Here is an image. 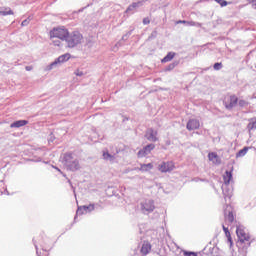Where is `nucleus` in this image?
<instances>
[{
  "label": "nucleus",
  "mask_w": 256,
  "mask_h": 256,
  "mask_svg": "<svg viewBox=\"0 0 256 256\" xmlns=\"http://www.w3.org/2000/svg\"><path fill=\"white\" fill-rule=\"evenodd\" d=\"M151 169H153V165L151 163L148 164H140V168H138V171H151Z\"/></svg>",
  "instance_id": "5701e85b"
},
{
  "label": "nucleus",
  "mask_w": 256,
  "mask_h": 256,
  "mask_svg": "<svg viewBox=\"0 0 256 256\" xmlns=\"http://www.w3.org/2000/svg\"><path fill=\"white\" fill-rule=\"evenodd\" d=\"M236 234L239 239L238 245H241L242 247H251V236L243 226H238L236 229Z\"/></svg>",
  "instance_id": "7ed1b4c3"
},
{
  "label": "nucleus",
  "mask_w": 256,
  "mask_h": 256,
  "mask_svg": "<svg viewBox=\"0 0 256 256\" xmlns=\"http://www.w3.org/2000/svg\"><path fill=\"white\" fill-rule=\"evenodd\" d=\"M52 43L55 47H60L61 46V40H52Z\"/></svg>",
  "instance_id": "f704fd0d"
},
{
  "label": "nucleus",
  "mask_w": 256,
  "mask_h": 256,
  "mask_svg": "<svg viewBox=\"0 0 256 256\" xmlns=\"http://www.w3.org/2000/svg\"><path fill=\"white\" fill-rule=\"evenodd\" d=\"M143 213H153L155 211V202L153 200H145L141 203Z\"/></svg>",
  "instance_id": "0eeeda50"
},
{
  "label": "nucleus",
  "mask_w": 256,
  "mask_h": 256,
  "mask_svg": "<svg viewBox=\"0 0 256 256\" xmlns=\"http://www.w3.org/2000/svg\"><path fill=\"white\" fill-rule=\"evenodd\" d=\"M221 7H227L228 3L225 0H215Z\"/></svg>",
  "instance_id": "c756f323"
},
{
  "label": "nucleus",
  "mask_w": 256,
  "mask_h": 256,
  "mask_svg": "<svg viewBox=\"0 0 256 256\" xmlns=\"http://www.w3.org/2000/svg\"><path fill=\"white\" fill-rule=\"evenodd\" d=\"M149 0H140L138 2H133L131 5L128 6L126 9V13H133L135 9H139V7H143L145 3H147Z\"/></svg>",
  "instance_id": "9d476101"
},
{
  "label": "nucleus",
  "mask_w": 256,
  "mask_h": 256,
  "mask_svg": "<svg viewBox=\"0 0 256 256\" xmlns=\"http://www.w3.org/2000/svg\"><path fill=\"white\" fill-rule=\"evenodd\" d=\"M74 75H76L77 77H83V75H85V73H83V71L77 69V70L74 72Z\"/></svg>",
  "instance_id": "72a5a7b5"
},
{
  "label": "nucleus",
  "mask_w": 256,
  "mask_h": 256,
  "mask_svg": "<svg viewBox=\"0 0 256 256\" xmlns=\"http://www.w3.org/2000/svg\"><path fill=\"white\" fill-rule=\"evenodd\" d=\"M25 69L26 71H33V66H26Z\"/></svg>",
  "instance_id": "4c0bfd02"
},
{
  "label": "nucleus",
  "mask_w": 256,
  "mask_h": 256,
  "mask_svg": "<svg viewBox=\"0 0 256 256\" xmlns=\"http://www.w3.org/2000/svg\"><path fill=\"white\" fill-rule=\"evenodd\" d=\"M91 211H95V204L79 206L76 215H85V213H91Z\"/></svg>",
  "instance_id": "1a4fd4ad"
},
{
  "label": "nucleus",
  "mask_w": 256,
  "mask_h": 256,
  "mask_svg": "<svg viewBox=\"0 0 256 256\" xmlns=\"http://www.w3.org/2000/svg\"><path fill=\"white\" fill-rule=\"evenodd\" d=\"M66 179H67V181H68V183H69V185H70V187H71V189H72V191L75 195V186H73V183L71 182V180L69 178L66 177Z\"/></svg>",
  "instance_id": "c9c22d12"
},
{
  "label": "nucleus",
  "mask_w": 256,
  "mask_h": 256,
  "mask_svg": "<svg viewBox=\"0 0 256 256\" xmlns=\"http://www.w3.org/2000/svg\"><path fill=\"white\" fill-rule=\"evenodd\" d=\"M125 37H127V35L123 36L122 39H125Z\"/></svg>",
  "instance_id": "09e8293b"
},
{
  "label": "nucleus",
  "mask_w": 256,
  "mask_h": 256,
  "mask_svg": "<svg viewBox=\"0 0 256 256\" xmlns=\"http://www.w3.org/2000/svg\"><path fill=\"white\" fill-rule=\"evenodd\" d=\"M225 235H226L227 238L231 237V232L227 231Z\"/></svg>",
  "instance_id": "c03bdc74"
},
{
  "label": "nucleus",
  "mask_w": 256,
  "mask_h": 256,
  "mask_svg": "<svg viewBox=\"0 0 256 256\" xmlns=\"http://www.w3.org/2000/svg\"><path fill=\"white\" fill-rule=\"evenodd\" d=\"M63 163L66 167L67 171H79L81 169V164H79V159H77V156L71 152H67L63 156Z\"/></svg>",
  "instance_id": "f257e3e1"
},
{
  "label": "nucleus",
  "mask_w": 256,
  "mask_h": 256,
  "mask_svg": "<svg viewBox=\"0 0 256 256\" xmlns=\"http://www.w3.org/2000/svg\"><path fill=\"white\" fill-rule=\"evenodd\" d=\"M55 139V136H53V133L52 134H50V138H49V141L51 142V143H53V140Z\"/></svg>",
  "instance_id": "58836bf2"
},
{
  "label": "nucleus",
  "mask_w": 256,
  "mask_h": 256,
  "mask_svg": "<svg viewBox=\"0 0 256 256\" xmlns=\"http://www.w3.org/2000/svg\"><path fill=\"white\" fill-rule=\"evenodd\" d=\"M198 180H199V178H195V179H194V181H198Z\"/></svg>",
  "instance_id": "de8ad7c7"
},
{
  "label": "nucleus",
  "mask_w": 256,
  "mask_h": 256,
  "mask_svg": "<svg viewBox=\"0 0 256 256\" xmlns=\"http://www.w3.org/2000/svg\"><path fill=\"white\" fill-rule=\"evenodd\" d=\"M30 21H31V17H28L27 19L22 21L21 26L22 27H27V25H29Z\"/></svg>",
  "instance_id": "7c9ffc66"
},
{
  "label": "nucleus",
  "mask_w": 256,
  "mask_h": 256,
  "mask_svg": "<svg viewBox=\"0 0 256 256\" xmlns=\"http://www.w3.org/2000/svg\"><path fill=\"white\" fill-rule=\"evenodd\" d=\"M186 25H189L190 27H201V23L195 21H187Z\"/></svg>",
  "instance_id": "cd10ccee"
},
{
  "label": "nucleus",
  "mask_w": 256,
  "mask_h": 256,
  "mask_svg": "<svg viewBox=\"0 0 256 256\" xmlns=\"http://www.w3.org/2000/svg\"><path fill=\"white\" fill-rule=\"evenodd\" d=\"M247 151H249V147H244L237 152L236 157H245V155H247Z\"/></svg>",
  "instance_id": "b1692460"
},
{
  "label": "nucleus",
  "mask_w": 256,
  "mask_h": 256,
  "mask_svg": "<svg viewBox=\"0 0 256 256\" xmlns=\"http://www.w3.org/2000/svg\"><path fill=\"white\" fill-rule=\"evenodd\" d=\"M209 161H212L215 165H221V157L216 152H210L208 154Z\"/></svg>",
  "instance_id": "2eb2a0df"
},
{
  "label": "nucleus",
  "mask_w": 256,
  "mask_h": 256,
  "mask_svg": "<svg viewBox=\"0 0 256 256\" xmlns=\"http://www.w3.org/2000/svg\"><path fill=\"white\" fill-rule=\"evenodd\" d=\"M179 23H184V25H187V21L185 20H180Z\"/></svg>",
  "instance_id": "a18cd8bd"
},
{
  "label": "nucleus",
  "mask_w": 256,
  "mask_h": 256,
  "mask_svg": "<svg viewBox=\"0 0 256 256\" xmlns=\"http://www.w3.org/2000/svg\"><path fill=\"white\" fill-rule=\"evenodd\" d=\"M214 71H221L223 69V63L221 62H216L213 66Z\"/></svg>",
  "instance_id": "bb28decb"
},
{
  "label": "nucleus",
  "mask_w": 256,
  "mask_h": 256,
  "mask_svg": "<svg viewBox=\"0 0 256 256\" xmlns=\"http://www.w3.org/2000/svg\"><path fill=\"white\" fill-rule=\"evenodd\" d=\"M222 193H223L225 201H227V199H231V197H233V190H231L229 188V184L222 185Z\"/></svg>",
  "instance_id": "ddd939ff"
},
{
  "label": "nucleus",
  "mask_w": 256,
  "mask_h": 256,
  "mask_svg": "<svg viewBox=\"0 0 256 256\" xmlns=\"http://www.w3.org/2000/svg\"><path fill=\"white\" fill-rule=\"evenodd\" d=\"M68 59H71V54L66 53L61 56H59L54 62H52L48 67V71H51V69H55L59 63H65Z\"/></svg>",
  "instance_id": "423d86ee"
},
{
  "label": "nucleus",
  "mask_w": 256,
  "mask_h": 256,
  "mask_svg": "<svg viewBox=\"0 0 256 256\" xmlns=\"http://www.w3.org/2000/svg\"><path fill=\"white\" fill-rule=\"evenodd\" d=\"M158 169L161 173H171L175 169V164L172 161L162 162Z\"/></svg>",
  "instance_id": "6e6552de"
},
{
  "label": "nucleus",
  "mask_w": 256,
  "mask_h": 256,
  "mask_svg": "<svg viewBox=\"0 0 256 256\" xmlns=\"http://www.w3.org/2000/svg\"><path fill=\"white\" fill-rule=\"evenodd\" d=\"M227 239H228V243H230V245H233V239L231 238V236H229Z\"/></svg>",
  "instance_id": "a19ab883"
},
{
  "label": "nucleus",
  "mask_w": 256,
  "mask_h": 256,
  "mask_svg": "<svg viewBox=\"0 0 256 256\" xmlns=\"http://www.w3.org/2000/svg\"><path fill=\"white\" fill-rule=\"evenodd\" d=\"M225 219L229 223H233V221H235V217L233 216V212H229L228 215H227V212H225Z\"/></svg>",
  "instance_id": "a878e982"
},
{
  "label": "nucleus",
  "mask_w": 256,
  "mask_h": 256,
  "mask_svg": "<svg viewBox=\"0 0 256 256\" xmlns=\"http://www.w3.org/2000/svg\"><path fill=\"white\" fill-rule=\"evenodd\" d=\"M149 23H151V20H149V18H144L143 19V24L144 25H149Z\"/></svg>",
  "instance_id": "e433bc0d"
},
{
  "label": "nucleus",
  "mask_w": 256,
  "mask_h": 256,
  "mask_svg": "<svg viewBox=\"0 0 256 256\" xmlns=\"http://www.w3.org/2000/svg\"><path fill=\"white\" fill-rule=\"evenodd\" d=\"M158 32L157 30H153L151 35L149 36V39H157Z\"/></svg>",
  "instance_id": "473e14b6"
},
{
  "label": "nucleus",
  "mask_w": 256,
  "mask_h": 256,
  "mask_svg": "<svg viewBox=\"0 0 256 256\" xmlns=\"http://www.w3.org/2000/svg\"><path fill=\"white\" fill-rule=\"evenodd\" d=\"M223 103H224V107L228 111H231V109L237 107V103H239V98L235 95H231L229 98L225 99Z\"/></svg>",
  "instance_id": "39448f33"
},
{
  "label": "nucleus",
  "mask_w": 256,
  "mask_h": 256,
  "mask_svg": "<svg viewBox=\"0 0 256 256\" xmlns=\"http://www.w3.org/2000/svg\"><path fill=\"white\" fill-rule=\"evenodd\" d=\"M29 121L27 120H17L10 124L11 129H19V127H25V125H28Z\"/></svg>",
  "instance_id": "dca6fc26"
},
{
  "label": "nucleus",
  "mask_w": 256,
  "mask_h": 256,
  "mask_svg": "<svg viewBox=\"0 0 256 256\" xmlns=\"http://www.w3.org/2000/svg\"><path fill=\"white\" fill-rule=\"evenodd\" d=\"M102 157L104 161H110V163H113L115 161V155L110 154L108 150L102 151Z\"/></svg>",
  "instance_id": "f3484780"
},
{
  "label": "nucleus",
  "mask_w": 256,
  "mask_h": 256,
  "mask_svg": "<svg viewBox=\"0 0 256 256\" xmlns=\"http://www.w3.org/2000/svg\"><path fill=\"white\" fill-rule=\"evenodd\" d=\"M67 35H69V30L65 27L54 28L50 31V39H60L61 41H65Z\"/></svg>",
  "instance_id": "20e7f679"
},
{
  "label": "nucleus",
  "mask_w": 256,
  "mask_h": 256,
  "mask_svg": "<svg viewBox=\"0 0 256 256\" xmlns=\"http://www.w3.org/2000/svg\"><path fill=\"white\" fill-rule=\"evenodd\" d=\"M35 248H36V250H38V249H39V248H37V246H35ZM36 253H37V254H39V252H38V251H36Z\"/></svg>",
  "instance_id": "49530a36"
},
{
  "label": "nucleus",
  "mask_w": 256,
  "mask_h": 256,
  "mask_svg": "<svg viewBox=\"0 0 256 256\" xmlns=\"http://www.w3.org/2000/svg\"><path fill=\"white\" fill-rule=\"evenodd\" d=\"M183 255H184V256H197V253H195V252H189V251H187V250H184V251H183Z\"/></svg>",
  "instance_id": "2f4dec72"
},
{
  "label": "nucleus",
  "mask_w": 256,
  "mask_h": 256,
  "mask_svg": "<svg viewBox=\"0 0 256 256\" xmlns=\"http://www.w3.org/2000/svg\"><path fill=\"white\" fill-rule=\"evenodd\" d=\"M153 149H155V144L146 145L143 149L138 151V157H147Z\"/></svg>",
  "instance_id": "9b49d317"
},
{
  "label": "nucleus",
  "mask_w": 256,
  "mask_h": 256,
  "mask_svg": "<svg viewBox=\"0 0 256 256\" xmlns=\"http://www.w3.org/2000/svg\"><path fill=\"white\" fill-rule=\"evenodd\" d=\"M13 10H11V8L7 7V8H3L0 7V15H3L4 17L7 15H13Z\"/></svg>",
  "instance_id": "4be33fe9"
},
{
  "label": "nucleus",
  "mask_w": 256,
  "mask_h": 256,
  "mask_svg": "<svg viewBox=\"0 0 256 256\" xmlns=\"http://www.w3.org/2000/svg\"><path fill=\"white\" fill-rule=\"evenodd\" d=\"M238 105L239 107H247V105H249V102H247L246 100L240 99L238 100Z\"/></svg>",
  "instance_id": "c85d7f7f"
},
{
  "label": "nucleus",
  "mask_w": 256,
  "mask_h": 256,
  "mask_svg": "<svg viewBox=\"0 0 256 256\" xmlns=\"http://www.w3.org/2000/svg\"><path fill=\"white\" fill-rule=\"evenodd\" d=\"M201 127V123L197 119H190L186 125L188 131H195Z\"/></svg>",
  "instance_id": "f8f14e48"
},
{
  "label": "nucleus",
  "mask_w": 256,
  "mask_h": 256,
  "mask_svg": "<svg viewBox=\"0 0 256 256\" xmlns=\"http://www.w3.org/2000/svg\"><path fill=\"white\" fill-rule=\"evenodd\" d=\"M175 57V52H168L167 55L162 59V63H169V61H173Z\"/></svg>",
  "instance_id": "aec40b11"
},
{
  "label": "nucleus",
  "mask_w": 256,
  "mask_h": 256,
  "mask_svg": "<svg viewBox=\"0 0 256 256\" xmlns=\"http://www.w3.org/2000/svg\"><path fill=\"white\" fill-rule=\"evenodd\" d=\"M177 65H179V61H174L166 67L165 71H173Z\"/></svg>",
  "instance_id": "393cba45"
},
{
  "label": "nucleus",
  "mask_w": 256,
  "mask_h": 256,
  "mask_svg": "<svg viewBox=\"0 0 256 256\" xmlns=\"http://www.w3.org/2000/svg\"><path fill=\"white\" fill-rule=\"evenodd\" d=\"M223 231L225 232V234H227V231H229V229L225 226H223Z\"/></svg>",
  "instance_id": "37998d69"
},
{
  "label": "nucleus",
  "mask_w": 256,
  "mask_h": 256,
  "mask_svg": "<svg viewBox=\"0 0 256 256\" xmlns=\"http://www.w3.org/2000/svg\"><path fill=\"white\" fill-rule=\"evenodd\" d=\"M247 129L249 132L253 131L254 129H256V117L251 118L249 120V123L247 125Z\"/></svg>",
  "instance_id": "412c9836"
},
{
  "label": "nucleus",
  "mask_w": 256,
  "mask_h": 256,
  "mask_svg": "<svg viewBox=\"0 0 256 256\" xmlns=\"http://www.w3.org/2000/svg\"><path fill=\"white\" fill-rule=\"evenodd\" d=\"M252 1V7L256 10V0H251Z\"/></svg>",
  "instance_id": "79ce46f5"
},
{
  "label": "nucleus",
  "mask_w": 256,
  "mask_h": 256,
  "mask_svg": "<svg viewBox=\"0 0 256 256\" xmlns=\"http://www.w3.org/2000/svg\"><path fill=\"white\" fill-rule=\"evenodd\" d=\"M149 251H151V244L149 242H144L140 253H142L143 256L149 255Z\"/></svg>",
  "instance_id": "6ab92c4d"
},
{
  "label": "nucleus",
  "mask_w": 256,
  "mask_h": 256,
  "mask_svg": "<svg viewBox=\"0 0 256 256\" xmlns=\"http://www.w3.org/2000/svg\"><path fill=\"white\" fill-rule=\"evenodd\" d=\"M223 179L224 185H229V183H231V179H233V170H226Z\"/></svg>",
  "instance_id": "a211bd4d"
},
{
  "label": "nucleus",
  "mask_w": 256,
  "mask_h": 256,
  "mask_svg": "<svg viewBox=\"0 0 256 256\" xmlns=\"http://www.w3.org/2000/svg\"><path fill=\"white\" fill-rule=\"evenodd\" d=\"M55 169H56L57 171H59V173H61V174L63 175V177H67L66 174H63V172L61 171V169H59V168H57V167H55Z\"/></svg>",
  "instance_id": "ea45409f"
},
{
  "label": "nucleus",
  "mask_w": 256,
  "mask_h": 256,
  "mask_svg": "<svg viewBox=\"0 0 256 256\" xmlns=\"http://www.w3.org/2000/svg\"><path fill=\"white\" fill-rule=\"evenodd\" d=\"M145 137L148 141L155 143L157 141V132L151 128L146 132Z\"/></svg>",
  "instance_id": "4468645a"
},
{
  "label": "nucleus",
  "mask_w": 256,
  "mask_h": 256,
  "mask_svg": "<svg viewBox=\"0 0 256 256\" xmlns=\"http://www.w3.org/2000/svg\"><path fill=\"white\" fill-rule=\"evenodd\" d=\"M65 42L69 49H75L77 45H81V43H83V34L79 31H73L71 33L68 32Z\"/></svg>",
  "instance_id": "f03ea898"
}]
</instances>
